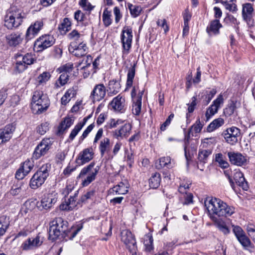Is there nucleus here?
Instances as JSON below:
<instances>
[{"label":"nucleus","instance_id":"61","mask_svg":"<svg viewBox=\"0 0 255 255\" xmlns=\"http://www.w3.org/2000/svg\"><path fill=\"white\" fill-rule=\"evenodd\" d=\"M95 127L94 123L90 125L86 129L83 131L82 135L80 137V141H83L89 134V133L93 130Z\"/></svg>","mask_w":255,"mask_h":255},{"label":"nucleus","instance_id":"58","mask_svg":"<svg viewBox=\"0 0 255 255\" xmlns=\"http://www.w3.org/2000/svg\"><path fill=\"white\" fill-rule=\"evenodd\" d=\"M48 124L46 122L42 123L37 128V131L41 135L44 134L48 130Z\"/></svg>","mask_w":255,"mask_h":255},{"label":"nucleus","instance_id":"53","mask_svg":"<svg viewBox=\"0 0 255 255\" xmlns=\"http://www.w3.org/2000/svg\"><path fill=\"white\" fill-rule=\"evenodd\" d=\"M216 226L219 230L224 234L228 235L230 233V231L224 222L218 221L216 223Z\"/></svg>","mask_w":255,"mask_h":255},{"label":"nucleus","instance_id":"55","mask_svg":"<svg viewBox=\"0 0 255 255\" xmlns=\"http://www.w3.org/2000/svg\"><path fill=\"white\" fill-rule=\"evenodd\" d=\"M92 60L93 58L92 56L90 55H88L85 58H84L82 61L79 63L78 66L83 65V66L81 67V69H85L86 68L88 67L91 65V64L92 63Z\"/></svg>","mask_w":255,"mask_h":255},{"label":"nucleus","instance_id":"43","mask_svg":"<svg viewBox=\"0 0 255 255\" xmlns=\"http://www.w3.org/2000/svg\"><path fill=\"white\" fill-rule=\"evenodd\" d=\"M153 240L150 234L146 235L144 238V245L145 247V250L147 252H150L153 249Z\"/></svg>","mask_w":255,"mask_h":255},{"label":"nucleus","instance_id":"24","mask_svg":"<svg viewBox=\"0 0 255 255\" xmlns=\"http://www.w3.org/2000/svg\"><path fill=\"white\" fill-rule=\"evenodd\" d=\"M110 106L115 111L123 113L125 111V99L121 95H119L113 99Z\"/></svg>","mask_w":255,"mask_h":255},{"label":"nucleus","instance_id":"46","mask_svg":"<svg viewBox=\"0 0 255 255\" xmlns=\"http://www.w3.org/2000/svg\"><path fill=\"white\" fill-rule=\"evenodd\" d=\"M132 113L135 115H139L140 113L141 108V101L139 100H133Z\"/></svg>","mask_w":255,"mask_h":255},{"label":"nucleus","instance_id":"60","mask_svg":"<svg viewBox=\"0 0 255 255\" xmlns=\"http://www.w3.org/2000/svg\"><path fill=\"white\" fill-rule=\"evenodd\" d=\"M95 127L94 123L90 125L86 129L83 131L82 135L80 137V141H83L89 134V133L93 130Z\"/></svg>","mask_w":255,"mask_h":255},{"label":"nucleus","instance_id":"2","mask_svg":"<svg viewBox=\"0 0 255 255\" xmlns=\"http://www.w3.org/2000/svg\"><path fill=\"white\" fill-rule=\"evenodd\" d=\"M210 217L213 219L214 216L218 217L230 216L234 213V208L228 206L225 202L219 198L208 197L204 201Z\"/></svg>","mask_w":255,"mask_h":255},{"label":"nucleus","instance_id":"29","mask_svg":"<svg viewBox=\"0 0 255 255\" xmlns=\"http://www.w3.org/2000/svg\"><path fill=\"white\" fill-rule=\"evenodd\" d=\"M121 86L120 82L116 80H111L108 84V90L109 92L108 95L112 96L118 93L121 89Z\"/></svg>","mask_w":255,"mask_h":255},{"label":"nucleus","instance_id":"21","mask_svg":"<svg viewBox=\"0 0 255 255\" xmlns=\"http://www.w3.org/2000/svg\"><path fill=\"white\" fill-rule=\"evenodd\" d=\"M57 194L55 192L45 194L41 200L43 209H50L57 201Z\"/></svg>","mask_w":255,"mask_h":255},{"label":"nucleus","instance_id":"8","mask_svg":"<svg viewBox=\"0 0 255 255\" xmlns=\"http://www.w3.org/2000/svg\"><path fill=\"white\" fill-rule=\"evenodd\" d=\"M55 42L53 35L44 34L40 36L34 42V47L37 51H42L52 46Z\"/></svg>","mask_w":255,"mask_h":255},{"label":"nucleus","instance_id":"14","mask_svg":"<svg viewBox=\"0 0 255 255\" xmlns=\"http://www.w3.org/2000/svg\"><path fill=\"white\" fill-rule=\"evenodd\" d=\"M15 128V125L12 123L0 129V144L5 143L11 138Z\"/></svg>","mask_w":255,"mask_h":255},{"label":"nucleus","instance_id":"33","mask_svg":"<svg viewBox=\"0 0 255 255\" xmlns=\"http://www.w3.org/2000/svg\"><path fill=\"white\" fill-rule=\"evenodd\" d=\"M113 192H115L116 194L124 195L128 192V184L124 182H121L118 185L115 186L112 188Z\"/></svg>","mask_w":255,"mask_h":255},{"label":"nucleus","instance_id":"9","mask_svg":"<svg viewBox=\"0 0 255 255\" xmlns=\"http://www.w3.org/2000/svg\"><path fill=\"white\" fill-rule=\"evenodd\" d=\"M121 241L126 246L127 248L130 253L135 252L137 249L135 239L128 230H123L121 233Z\"/></svg>","mask_w":255,"mask_h":255},{"label":"nucleus","instance_id":"4","mask_svg":"<svg viewBox=\"0 0 255 255\" xmlns=\"http://www.w3.org/2000/svg\"><path fill=\"white\" fill-rule=\"evenodd\" d=\"M95 165V163L92 162L81 170L78 178L82 179L83 186H87L95 180L99 167L97 166L96 168H94Z\"/></svg>","mask_w":255,"mask_h":255},{"label":"nucleus","instance_id":"5","mask_svg":"<svg viewBox=\"0 0 255 255\" xmlns=\"http://www.w3.org/2000/svg\"><path fill=\"white\" fill-rule=\"evenodd\" d=\"M31 105L32 109L37 110L36 113L41 114L48 108L50 102L46 95L42 91H36L33 94Z\"/></svg>","mask_w":255,"mask_h":255},{"label":"nucleus","instance_id":"11","mask_svg":"<svg viewBox=\"0 0 255 255\" xmlns=\"http://www.w3.org/2000/svg\"><path fill=\"white\" fill-rule=\"evenodd\" d=\"M44 237L39 233L35 237L29 238L25 240L21 245L23 250H32L39 246L43 243Z\"/></svg>","mask_w":255,"mask_h":255},{"label":"nucleus","instance_id":"15","mask_svg":"<svg viewBox=\"0 0 255 255\" xmlns=\"http://www.w3.org/2000/svg\"><path fill=\"white\" fill-rule=\"evenodd\" d=\"M132 39V30L128 27H125L122 30L121 40L124 51L128 52L131 47Z\"/></svg>","mask_w":255,"mask_h":255},{"label":"nucleus","instance_id":"36","mask_svg":"<svg viewBox=\"0 0 255 255\" xmlns=\"http://www.w3.org/2000/svg\"><path fill=\"white\" fill-rule=\"evenodd\" d=\"M76 95V91L73 87L69 89L61 99V103L63 105H66L71 99Z\"/></svg>","mask_w":255,"mask_h":255},{"label":"nucleus","instance_id":"38","mask_svg":"<svg viewBox=\"0 0 255 255\" xmlns=\"http://www.w3.org/2000/svg\"><path fill=\"white\" fill-rule=\"evenodd\" d=\"M111 148L110 140L108 137L104 138L101 141L99 145V149L101 155L103 156L106 152Z\"/></svg>","mask_w":255,"mask_h":255},{"label":"nucleus","instance_id":"26","mask_svg":"<svg viewBox=\"0 0 255 255\" xmlns=\"http://www.w3.org/2000/svg\"><path fill=\"white\" fill-rule=\"evenodd\" d=\"M228 156L231 163L234 165L242 166L247 162L246 157L240 153L229 152Z\"/></svg>","mask_w":255,"mask_h":255},{"label":"nucleus","instance_id":"37","mask_svg":"<svg viewBox=\"0 0 255 255\" xmlns=\"http://www.w3.org/2000/svg\"><path fill=\"white\" fill-rule=\"evenodd\" d=\"M161 182L160 175L159 173L155 172L152 174L149 179V186L153 189H156L159 187Z\"/></svg>","mask_w":255,"mask_h":255},{"label":"nucleus","instance_id":"30","mask_svg":"<svg viewBox=\"0 0 255 255\" xmlns=\"http://www.w3.org/2000/svg\"><path fill=\"white\" fill-rule=\"evenodd\" d=\"M222 26L219 20H212L209 25L207 27L206 31L209 35L212 34H217L219 33V29Z\"/></svg>","mask_w":255,"mask_h":255},{"label":"nucleus","instance_id":"28","mask_svg":"<svg viewBox=\"0 0 255 255\" xmlns=\"http://www.w3.org/2000/svg\"><path fill=\"white\" fill-rule=\"evenodd\" d=\"M234 179L236 183L242 187L244 190H248L249 188L247 182L244 176V174L240 170H236L234 174Z\"/></svg>","mask_w":255,"mask_h":255},{"label":"nucleus","instance_id":"45","mask_svg":"<svg viewBox=\"0 0 255 255\" xmlns=\"http://www.w3.org/2000/svg\"><path fill=\"white\" fill-rule=\"evenodd\" d=\"M96 190L95 189H90L85 194L83 195L80 200L81 203H85L88 199H92L95 196Z\"/></svg>","mask_w":255,"mask_h":255},{"label":"nucleus","instance_id":"62","mask_svg":"<svg viewBox=\"0 0 255 255\" xmlns=\"http://www.w3.org/2000/svg\"><path fill=\"white\" fill-rule=\"evenodd\" d=\"M80 5L83 8L84 10L91 11L95 7L92 5L89 1H80Z\"/></svg>","mask_w":255,"mask_h":255},{"label":"nucleus","instance_id":"19","mask_svg":"<svg viewBox=\"0 0 255 255\" xmlns=\"http://www.w3.org/2000/svg\"><path fill=\"white\" fill-rule=\"evenodd\" d=\"M106 87L103 84H98L95 86L91 92L90 98L94 102L100 101L104 99L106 95Z\"/></svg>","mask_w":255,"mask_h":255},{"label":"nucleus","instance_id":"10","mask_svg":"<svg viewBox=\"0 0 255 255\" xmlns=\"http://www.w3.org/2000/svg\"><path fill=\"white\" fill-rule=\"evenodd\" d=\"M222 135L227 142L234 145L238 141V137L241 135V130L236 127H232L224 130Z\"/></svg>","mask_w":255,"mask_h":255},{"label":"nucleus","instance_id":"44","mask_svg":"<svg viewBox=\"0 0 255 255\" xmlns=\"http://www.w3.org/2000/svg\"><path fill=\"white\" fill-rule=\"evenodd\" d=\"M215 161L219 163V166L222 168H227L229 166L228 162L226 160L223 155L219 153L215 155Z\"/></svg>","mask_w":255,"mask_h":255},{"label":"nucleus","instance_id":"35","mask_svg":"<svg viewBox=\"0 0 255 255\" xmlns=\"http://www.w3.org/2000/svg\"><path fill=\"white\" fill-rule=\"evenodd\" d=\"M74 123V119L72 118H65L62 121L58 127V132L63 133L65 130L68 129Z\"/></svg>","mask_w":255,"mask_h":255},{"label":"nucleus","instance_id":"51","mask_svg":"<svg viewBox=\"0 0 255 255\" xmlns=\"http://www.w3.org/2000/svg\"><path fill=\"white\" fill-rule=\"evenodd\" d=\"M111 12L107 10H105L103 12L102 17L104 25L106 26H109L112 23V19L111 18Z\"/></svg>","mask_w":255,"mask_h":255},{"label":"nucleus","instance_id":"48","mask_svg":"<svg viewBox=\"0 0 255 255\" xmlns=\"http://www.w3.org/2000/svg\"><path fill=\"white\" fill-rule=\"evenodd\" d=\"M191 134L192 136H193V133L191 131V130L189 129L188 133L185 134V137H184V141H185L184 152H185V157H186L187 161H188V160H189L190 156L189 155L188 156L187 155V148L189 143V140L190 139V135Z\"/></svg>","mask_w":255,"mask_h":255},{"label":"nucleus","instance_id":"40","mask_svg":"<svg viewBox=\"0 0 255 255\" xmlns=\"http://www.w3.org/2000/svg\"><path fill=\"white\" fill-rule=\"evenodd\" d=\"M135 64H134L133 65L130 67L128 70V74H127V80L126 83V85L127 88H130L132 86L133 80L134 79L135 76Z\"/></svg>","mask_w":255,"mask_h":255},{"label":"nucleus","instance_id":"18","mask_svg":"<svg viewBox=\"0 0 255 255\" xmlns=\"http://www.w3.org/2000/svg\"><path fill=\"white\" fill-rule=\"evenodd\" d=\"M43 26V22L42 20L36 21L27 28L26 33V38L27 40L34 38L40 31Z\"/></svg>","mask_w":255,"mask_h":255},{"label":"nucleus","instance_id":"16","mask_svg":"<svg viewBox=\"0 0 255 255\" xmlns=\"http://www.w3.org/2000/svg\"><path fill=\"white\" fill-rule=\"evenodd\" d=\"M242 14L244 20L247 22L249 26L251 27L254 26V8L251 3H246L243 4Z\"/></svg>","mask_w":255,"mask_h":255},{"label":"nucleus","instance_id":"57","mask_svg":"<svg viewBox=\"0 0 255 255\" xmlns=\"http://www.w3.org/2000/svg\"><path fill=\"white\" fill-rule=\"evenodd\" d=\"M236 107L235 103H232L230 104L224 110V114L226 117H229L233 115L236 110Z\"/></svg>","mask_w":255,"mask_h":255},{"label":"nucleus","instance_id":"12","mask_svg":"<svg viewBox=\"0 0 255 255\" xmlns=\"http://www.w3.org/2000/svg\"><path fill=\"white\" fill-rule=\"evenodd\" d=\"M233 232L239 243L245 248L252 247V244L246 233L239 226L232 225Z\"/></svg>","mask_w":255,"mask_h":255},{"label":"nucleus","instance_id":"6","mask_svg":"<svg viewBox=\"0 0 255 255\" xmlns=\"http://www.w3.org/2000/svg\"><path fill=\"white\" fill-rule=\"evenodd\" d=\"M50 165H43L32 176L30 180L29 186L31 189H36L40 187L49 176Z\"/></svg>","mask_w":255,"mask_h":255},{"label":"nucleus","instance_id":"34","mask_svg":"<svg viewBox=\"0 0 255 255\" xmlns=\"http://www.w3.org/2000/svg\"><path fill=\"white\" fill-rule=\"evenodd\" d=\"M9 218L3 215L0 217V237L2 236L9 226Z\"/></svg>","mask_w":255,"mask_h":255},{"label":"nucleus","instance_id":"31","mask_svg":"<svg viewBox=\"0 0 255 255\" xmlns=\"http://www.w3.org/2000/svg\"><path fill=\"white\" fill-rule=\"evenodd\" d=\"M26 185L23 182H17L13 185L10 190V194L13 196L18 195L23 193L26 191Z\"/></svg>","mask_w":255,"mask_h":255},{"label":"nucleus","instance_id":"7","mask_svg":"<svg viewBox=\"0 0 255 255\" xmlns=\"http://www.w3.org/2000/svg\"><path fill=\"white\" fill-rule=\"evenodd\" d=\"M15 69L18 72H22L27 67L28 65L32 64L35 61V56L31 53H26L24 55L16 56Z\"/></svg>","mask_w":255,"mask_h":255},{"label":"nucleus","instance_id":"59","mask_svg":"<svg viewBox=\"0 0 255 255\" xmlns=\"http://www.w3.org/2000/svg\"><path fill=\"white\" fill-rule=\"evenodd\" d=\"M202 127L203 125L201 124L200 120H198L193 126H192L189 130H191L192 132V131H194L195 133H199L201 131Z\"/></svg>","mask_w":255,"mask_h":255},{"label":"nucleus","instance_id":"52","mask_svg":"<svg viewBox=\"0 0 255 255\" xmlns=\"http://www.w3.org/2000/svg\"><path fill=\"white\" fill-rule=\"evenodd\" d=\"M71 26V22L69 18H65L62 23L59 26V29L64 32L68 31Z\"/></svg>","mask_w":255,"mask_h":255},{"label":"nucleus","instance_id":"22","mask_svg":"<svg viewBox=\"0 0 255 255\" xmlns=\"http://www.w3.org/2000/svg\"><path fill=\"white\" fill-rule=\"evenodd\" d=\"M7 44L11 47H16L20 44L23 37L22 34L19 32H12L5 37Z\"/></svg>","mask_w":255,"mask_h":255},{"label":"nucleus","instance_id":"13","mask_svg":"<svg viewBox=\"0 0 255 255\" xmlns=\"http://www.w3.org/2000/svg\"><path fill=\"white\" fill-rule=\"evenodd\" d=\"M51 145V140L49 138L43 139L36 146L33 153L32 158L35 159L39 158L45 155L50 149Z\"/></svg>","mask_w":255,"mask_h":255},{"label":"nucleus","instance_id":"50","mask_svg":"<svg viewBox=\"0 0 255 255\" xmlns=\"http://www.w3.org/2000/svg\"><path fill=\"white\" fill-rule=\"evenodd\" d=\"M50 76L49 72H44L37 77V82L39 84L45 83L50 79Z\"/></svg>","mask_w":255,"mask_h":255},{"label":"nucleus","instance_id":"54","mask_svg":"<svg viewBox=\"0 0 255 255\" xmlns=\"http://www.w3.org/2000/svg\"><path fill=\"white\" fill-rule=\"evenodd\" d=\"M223 5L226 9L232 11L236 12L237 10V5L233 2V1H222Z\"/></svg>","mask_w":255,"mask_h":255},{"label":"nucleus","instance_id":"20","mask_svg":"<svg viewBox=\"0 0 255 255\" xmlns=\"http://www.w3.org/2000/svg\"><path fill=\"white\" fill-rule=\"evenodd\" d=\"M87 47L86 44L83 42H80L78 45H77L75 42L70 43L69 50L76 57H82L87 53Z\"/></svg>","mask_w":255,"mask_h":255},{"label":"nucleus","instance_id":"39","mask_svg":"<svg viewBox=\"0 0 255 255\" xmlns=\"http://www.w3.org/2000/svg\"><path fill=\"white\" fill-rule=\"evenodd\" d=\"M69 75L66 72L62 73L55 83L54 88L58 89L61 86L65 85L67 83L68 81L69 80Z\"/></svg>","mask_w":255,"mask_h":255},{"label":"nucleus","instance_id":"63","mask_svg":"<svg viewBox=\"0 0 255 255\" xmlns=\"http://www.w3.org/2000/svg\"><path fill=\"white\" fill-rule=\"evenodd\" d=\"M247 230L249 235L255 243V226L253 225H248Z\"/></svg>","mask_w":255,"mask_h":255},{"label":"nucleus","instance_id":"17","mask_svg":"<svg viewBox=\"0 0 255 255\" xmlns=\"http://www.w3.org/2000/svg\"><path fill=\"white\" fill-rule=\"evenodd\" d=\"M94 152L92 148L84 149L78 154L76 162L79 165H83L91 161L94 156Z\"/></svg>","mask_w":255,"mask_h":255},{"label":"nucleus","instance_id":"25","mask_svg":"<svg viewBox=\"0 0 255 255\" xmlns=\"http://www.w3.org/2000/svg\"><path fill=\"white\" fill-rule=\"evenodd\" d=\"M223 103V98L221 95H220L218 98L214 101L213 104L207 110L205 116L207 120H209L211 117L217 113L219 108L221 104Z\"/></svg>","mask_w":255,"mask_h":255},{"label":"nucleus","instance_id":"42","mask_svg":"<svg viewBox=\"0 0 255 255\" xmlns=\"http://www.w3.org/2000/svg\"><path fill=\"white\" fill-rule=\"evenodd\" d=\"M212 151L209 149H200L198 152V161L200 163H205L207 162L208 156L211 154Z\"/></svg>","mask_w":255,"mask_h":255},{"label":"nucleus","instance_id":"3","mask_svg":"<svg viewBox=\"0 0 255 255\" xmlns=\"http://www.w3.org/2000/svg\"><path fill=\"white\" fill-rule=\"evenodd\" d=\"M25 17V13L19 5L12 4L6 11L4 25L9 29L16 28L22 24Z\"/></svg>","mask_w":255,"mask_h":255},{"label":"nucleus","instance_id":"1","mask_svg":"<svg viewBox=\"0 0 255 255\" xmlns=\"http://www.w3.org/2000/svg\"><path fill=\"white\" fill-rule=\"evenodd\" d=\"M68 222L62 218H55L49 223V239L54 241L61 237L63 238L68 237L70 240H72L80 231V229L72 232L71 230L68 229Z\"/></svg>","mask_w":255,"mask_h":255},{"label":"nucleus","instance_id":"32","mask_svg":"<svg viewBox=\"0 0 255 255\" xmlns=\"http://www.w3.org/2000/svg\"><path fill=\"white\" fill-rule=\"evenodd\" d=\"M175 165V162L170 156L162 157L159 159V165H156L157 168H160L166 167L168 168H172Z\"/></svg>","mask_w":255,"mask_h":255},{"label":"nucleus","instance_id":"47","mask_svg":"<svg viewBox=\"0 0 255 255\" xmlns=\"http://www.w3.org/2000/svg\"><path fill=\"white\" fill-rule=\"evenodd\" d=\"M128 8L130 10L131 15L133 17H136L137 16H138L140 13L141 11H142V8L141 6L132 5L131 4H128Z\"/></svg>","mask_w":255,"mask_h":255},{"label":"nucleus","instance_id":"49","mask_svg":"<svg viewBox=\"0 0 255 255\" xmlns=\"http://www.w3.org/2000/svg\"><path fill=\"white\" fill-rule=\"evenodd\" d=\"M33 167V164L29 160H26L23 163V164L20 166V168L25 173H26V174H28L32 170Z\"/></svg>","mask_w":255,"mask_h":255},{"label":"nucleus","instance_id":"56","mask_svg":"<svg viewBox=\"0 0 255 255\" xmlns=\"http://www.w3.org/2000/svg\"><path fill=\"white\" fill-rule=\"evenodd\" d=\"M82 128H83V127L81 125H80L79 123H78L74 127V128L72 130V131L69 135V138L71 140H73Z\"/></svg>","mask_w":255,"mask_h":255},{"label":"nucleus","instance_id":"23","mask_svg":"<svg viewBox=\"0 0 255 255\" xmlns=\"http://www.w3.org/2000/svg\"><path fill=\"white\" fill-rule=\"evenodd\" d=\"M131 128L132 126L130 124H125L113 132V136L117 139L126 138L129 135Z\"/></svg>","mask_w":255,"mask_h":255},{"label":"nucleus","instance_id":"27","mask_svg":"<svg viewBox=\"0 0 255 255\" xmlns=\"http://www.w3.org/2000/svg\"><path fill=\"white\" fill-rule=\"evenodd\" d=\"M78 191H76L74 196H70L68 201L62 203L60 205V209L62 210H72L74 209L78 204H80V200L76 202V198L78 196Z\"/></svg>","mask_w":255,"mask_h":255},{"label":"nucleus","instance_id":"64","mask_svg":"<svg viewBox=\"0 0 255 255\" xmlns=\"http://www.w3.org/2000/svg\"><path fill=\"white\" fill-rule=\"evenodd\" d=\"M85 18V14L80 10H77L74 13V18L77 22L83 21Z\"/></svg>","mask_w":255,"mask_h":255},{"label":"nucleus","instance_id":"41","mask_svg":"<svg viewBox=\"0 0 255 255\" xmlns=\"http://www.w3.org/2000/svg\"><path fill=\"white\" fill-rule=\"evenodd\" d=\"M224 124V121L222 118H219L214 120L207 127V131L211 132L216 128L221 127Z\"/></svg>","mask_w":255,"mask_h":255}]
</instances>
